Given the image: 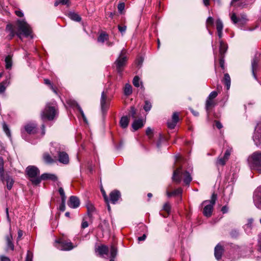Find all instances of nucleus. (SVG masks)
Instances as JSON below:
<instances>
[{"label": "nucleus", "instance_id": "nucleus-17", "mask_svg": "<svg viewBox=\"0 0 261 261\" xmlns=\"http://www.w3.org/2000/svg\"><path fill=\"white\" fill-rule=\"evenodd\" d=\"M12 235L11 232H10V234L9 235H7L6 237V246H7V250H11L12 251H13L14 249V244L12 242Z\"/></svg>", "mask_w": 261, "mask_h": 261}, {"label": "nucleus", "instance_id": "nucleus-37", "mask_svg": "<svg viewBox=\"0 0 261 261\" xmlns=\"http://www.w3.org/2000/svg\"><path fill=\"white\" fill-rule=\"evenodd\" d=\"M108 38V36L105 33L101 34L98 37L97 40L99 42L103 43Z\"/></svg>", "mask_w": 261, "mask_h": 261}, {"label": "nucleus", "instance_id": "nucleus-46", "mask_svg": "<svg viewBox=\"0 0 261 261\" xmlns=\"http://www.w3.org/2000/svg\"><path fill=\"white\" fill-rule=\"evenodd\" d=\"M177 123L173 121H169L167 122L168 127L170 129H173L176 126Z\"/></svg>", "mask_w": 261, "mask_h": 261}, {"label": "nucleus", "instance_id": "nucleus-20", "mask_svg": "<svg viewBox=\"0 0 261 261\" xmlns=\"http://www.w3.org/2000/svg\"><path fill=\"white\" fill-rule=\"evenodd\" d=\"M223 249L221 246L218 244L215 248V256L217 260L221 259Z\"/></svg>", "mask_w": 261, "mask_h": 261}, {"label": "nucleus", "instance_id": "nucleus-36", "mask_svg": "<svg viewBox=\"0 0 261 261\" xmlns=\"http://www.w3.org/2000/svg\"><path fill=\"white\" fill-rule=\"evenodd\" d=\"M133 84L136 87H139L142 85V82L140 81V78L138 76H135L133 80Z\"/></svg>", "mask_w": 261, "mask_h": 261}, {"label": "nucleus", "instance_id": "nucleus-62", "mask_svg": "<svg viewBox=\"0 0 261 261\" xmlns=\"http://www.w3.org/2000/svg\"><path fill=\"white\" fill-rule=\"evenodd\" d=\"M230 155V151L228 149L226 150L225 154L224 155V157L227 160H228L229 156Z\"/></svg>", "mask_w": 261, "mask_h": 261}, {"label": "nucleus", "instance_id": "nucleus-56", "mask_svg": "<svg viewBox=\"0 0 261 261\" xmlns=\"http://www.w3.org/2000/svg\"><path fill=\"white\" fill-rule=\"evenodd\" d=\"M220 65L222 69L224 68V56H220Z\"/></svg>", "mask_w": 261, "mask_h": 261}, {"label": "nucleus", "instance_id": "nucleus-8", "mask_svg": "<svg viewBox=\"0 0 261 261\" xmlns=\"http://www.w3.org/2000/svg\"><path fill=\"white\" fill-rule=\"evenodd\" d=\"M231 21L234 24H237L239 28H242L247 22L248 19L245 14H241L237 16L235 13L229 14Z\"/></svg>", "mask_w": 261, "mask_h": 261}, {"label": "nucleus", "instance_id": "nucleus-59", "mask_svg": "<svg viewBox=\"0 0 261 261\" xmlns=\"http://www.w3.org/2000/svg\"><path fill=\"white\" fill-rule=\"evenodd\" d=\"M101 193L102 194V196L105 200V201L107 202H109V198L106 194V192L105 191V190L102 189H101Z\"/></svg>", "mask_w": 261, "mask_h": 261}, {"label": "nucleus", "instance_id": "nucleus-23", "mask_svg": "<svg viewBox=\"0 0 261 261\" xmlns=\"http://www.w3.org/2000/svg\"><path fill=\"white\" fill-rule=\"evenodd\" d=\"M219 46V53L220 56H224V54L226 52L228 46L227 44L224 43L222 40H220Z\"/></svg>", "mask_w": 261, "mask_h": 261}, {"label": "nucleus", "instance_id": "nucleus-22", "mask_svg": "<svg viewBox=\"0 0 261 261\" xmlns=\"http://www.w3.org/2000/svg\"><path fill=\"white\" fill-rule=\"evenodd\" d=\"M253 222V219H249L248 220L247 223L244 226V230L247 234H249L251 232Z\"/></svg>", "mask_w": 261, "mask_h": 261}, {"label": "nucleus", "instance_id": "nucleus-64", "mask_svg": "<svg viewBox=\"0 0 261 261\" xmlns=\"http://www.w3.org/2000/svg\"><path fill=\"white\" fill-rule=\"evenodd\" d=\"M0 259L1 261H10V259L5 256H1Z\"/></svg>", "mask_w": 261, "mask_h": 261}, {"label": "nucleus", "instance_id": "nucleus-38", "mask_svg": "<svg viewBox=\"0 0 261 261\" xmlns=\"http://www.w3.org/2000/svg\"><path fill=\"white\" fill-rule=\"evenodd\" d=\"M216 28L217 31H223V24L220 19L216 20Z\"/></svg>", "mask_w": 261, "mask_h": 261}, {"label": "nucleus", "instance_id": "nucleus-21", "mask_svg": "<svg viewBox=\"0 0 261 261\" xmlns=\"http://www.w3.org/2000/svg\"><path fill=\"white\" fill-rule=\"evenodd\" d=\"M96 251L100 255L103 256L108 254L109 249L106 245H101L97 248Z\"/></svg>", "mask_w": 261, "mask_h": 261}, {"label": "nucleus", "instance_id": "nucleus-52", "mask_svg": "<svg viewBox=\"0 0 261 261\" xmlns=\"http://www.w3.org/2000/svg\"><path fill=\"white\" fill-rule=\"evenodd\" d=\"M76 107H77V109H78L79 111H80L84 121L86 122L87 120H86V117L84 115V112L82 110V108L78 105H76Z\"/></svg>", "mask_w": 261, "mask_h": 261}, {"label": "nucleus", "instance_id": "nucleus-61", "mask_svg": "<svg viewBox=\"0 0 261 261\" xmlns=\"http://www.w3.org/2000/svg\"><path fill=\"white\" fill-rule=\"evenodd\" d=\"M23 235V232L21 230H19L18 231V237L17 238V242H18L21 238L22 236Z\"/></svg>", "mask_w": 261, "mask_h": 261}, {"label": "nucleus", "instance_id": "nucleus-48", "mask_svg": "<svg viewBox=\"0 0 261 261\" xmlns=\"http://www.w3.org/2000/svg\"><path fill=\"white\" fill-rule=\"evenodd\" d=\"M218 95V93L216 91H213L212 92L207 98L211 99H214L215 98H216Z\"/></svg>", "mask_w": 261, "mask_h": 261}, {"label": "nucleus", "instance_id": "nucleus-14", "mask_svg": "<svg viewBox=\"0 0 261 261\" xmlns=\"http://www.w3.org/2000/svg\"><path fill=\"white\" fill-rule=\"evenodd\" d=\"M56 242L59 244V249L61 250L68 251L73 248V246L71 242H67L62 239L56 240Z\"/></svg>", "mask_w": 261, "mask_h": 261}, {"label": "nucleus", "instance_id": "nucleus-27", "mask_svg": "<svg viewBox=\"0 0 261 261\" xmlns=\"http://www.w3.org/2000/svg\"><path fill=\"white\" fill-rule=\"evenodd\" d=\"M128 118L127 116H123L120 119V124L122 128H124L127 127L128 124Z\"/></svg>", "mask_w": 261, "mask_h": 261}, {"label": "nucleus", "instance_id": "nucleus-1", "mask_svg": "<svg viewBox=\"0 0 261 261\" xmlns=\"http://www.w3.org/2000/svg\"><path fill=\"white\" fill-rule=\"evenodd\" d=\"M6 31L8 33L7 38L9 40H11L15 35L22 39V36L28 37L31 36L32 29L30 25L24 20H18L15 23V26L11 24H8L6 28Z\"/></svg>", "mask_w": 261, "mask_h": 261}, {"label": "nucleus", "instance_id": "nucleus-29", "mask_svg": "<svg viewBox=\"0 0 261 261\" xmlns=\"http://www.w3.org/2000/svg\"><path fill=\"white\" fill-rule=\"evenodd\" d=\"M224 83L226 86L227 90H229L230 87V77L228 73L224 74Z\"/></svg>", "mask_w": 261, "mask_h": 261}, {"label": "nucleus", "instance_id": "nucleus-50", "mask_svg": "<svg viewBox=\"0 0 261 261\" xmlns=\"http://www.w3.org/2000/svg\"><path fill=\"white\" fill-rule=\"evenodd\" d=\"M44 84H45L46 85H49L50 87V88L53 90V91L55 93H57L56 90L54 89L53 86L51 85V83H50V81L49 80H48V79H44Z\"/></svg>", "mask_w": 261, "mask_h": 261}, {"label": "nucleus", "instance_id": "nucleus-11", "mask_svg": "<svg viewBox=\"0 0 261 261\" xmlns=\"http://www.w3.org/2000/svg\"><path fill=\"white\" fill-rule=\"evenodd\" d=\"M253 140L257 146L260 145L261 142V122L257 124L253 135Z\"/></svg>", "mask_w": 261, "mask_h": 261}, {"label": "nucleus", "instance_id": "nucleus-16", "mask_svg": "<svg viewBox=\"0 0 261 261\" xmlns=\"http://www.w3.org/2000/svg\"><path fill=\"white\" fill-rule=\"evenodd\" d=\"M79 199L74 196H72L70 197L68 205L70 207L75 208L80 205Z\"/></svg>", "mask_w": 261, "mask_h": 261}, {"label": "nucleus", "instance_id": "nucleus-41", "mask_svg": "<svg viewBox=\"0 0 261 261\" xmlns=\"http://www.w3.org/2000/svg\"><path fill=\"white\" fill-rule=\"evenodd\" d=\"M152 107V105L150 102H149L148 100H146L145 101V105L144 106V110L146 112H148L150 110L151 108Z\"/></svg>", "mask_w": 261, "mask_h": 261}, {"label": "nucleus", "instance_id": "nucleus-6", "mask_svg": "<svg viewBox=\"0 0 261 261\" xmlns=\"http://www.w3.org/2000/svg\"><path fill=\"white\" fill-rule=\"evenodd\" d=\"M55 148L58 156L59 161L63 164H68L69 159L68 154L64 151L65 146L59 144H55Z\"/></svg>", "mask_w": 261, "mask_h": 261}, {"label": "nucleus", "instance_id": "nucleus-54", "mask_svg": "<svg viewBox=\"0 0 261 261\" xmlns=\"http://www.w3.org/2000/svg\"><path fill=\"white\" fill-rule=\"evenodd\" d=\"M65 201L66 200H62V202L60 205V210L62 212L65 210Z\"/></svg>", "mask_w": 261, "mask_h": 261}, {"label": "nucleus", "instance_id": "nucleus-10", "mask_svg": "<svg viewBox=\"0 0 261 261\" xmlns=\"http://www.w3.org/2000/svg\"><path fill=\"white\" fill-rule=\"evenodd\" d=\"M47 179L51 180L54 181H57V184L58 187H59L61 185V182L58 181L57 176L55 174L51 173H43L40 176V178H37L33 181L35 182V185H37L40 183L41 180Z\"/></svg>", "mask_w": 261, "mask_h": 261}, {"label": "nucleus", "instance_id": "nucleus-24", "mask_svg": "<svg viewBox=\"0 0 261 261\" xmlns=\"http://www.w3.org/2000/svg\"><path fill=\"white\" fill-rule=\"evenodd\" d=\"M10 84V80L8 79L0 83V93L5 92L6 88Z\"/></svg>", "mask_w": 261, "mask_h": 261}, {"label": "nucleus", "instance_id": "nucleus-18", "mask_svg": "<svg viewBox=\"0 0 261 261\" xmlns=\"http://www.w3.org/2000/svg\"><path fill=\"white\" fill-rule=\"evenodd\" d=\"M258 60L256 57H255L251 61L252 73L254 78L257 80V76L255 74V71L258 68Z\"/></svg>", "mask_w": 261, "mask_h": 261}, {"label": "nucleus", "instance_id": "nucleus-35", "mask_svg": "<svg viewBox=\"0 0 261 261\" xmlns=\"http://www.w3.org/2000/svg\"><path fill=\"white\" fill-rule=\"evenodd\" d=\"M215 105V102L213 99L207 98L205 104V108L207 111L213 106Z\"/></svg>", "mask_w": 261, "mask_h": 261}, {"label": "nucleus", "instance_id": "nucleus-2", "mask_svg": "<svg viewBox=\"0 0 261 261\" xmlns=\"http://www.w3.org/2000/svg\"><path fill=\"white\" fill-rule=\"evenodd\" d=\"M250 168L261 173V151H256L252 153L248 159Z\"/></svg>", "mask_w": 261, "mask_h": 261}, {"label": "nucleus", "instance_id": "nucleus-39", "mask_svg": "<svg viewBox=\"0 0 261 261\" xmlns=\"http://www.w3.org/2000/svg\"><path fill=\"white\" fill-rule=\"evenodd\" d=\"M117 248L115 246H112L110 250L111 257L112 258L111 259H113L114 257H115V256L117 255Z\"/></svg>", "mask_w": 261, "mask_h": 261}, {"label": "nucleus", "instance_id": "nucleus-45", "mask_svg": "<svg viewBox=\"0 0 261 261\" xmlns=\"http://www.w3.org/2000/svg\"><path fill=\"white\" fill-rule=\"evenodd\" d=\"M33 257V253L30 251H28L27 255L25 258V261H32Z\"/></svg>", "mask_w": 261, "mask_h": 261}, {"label": "nucleus", "instance_id": "nucleus-58", "mask_svg": "<svg viewBox=\"0 0 261 261\" xmlns=\"http://www.w3.org/2000/svg\"><path fill=\"white\" fill-rule=\"evenodd\" d=\"M118 30L122 34H123V33H125V32L126 30V27L125 25H124V26L118 25Z\"/></svg>", "mask_w": 261, "mask_h": 261}, {"label": "nucleus", "instance_id": "nucleus-9", "mask_svg": "<svg viewBox=\"0 0 261 261\" xmlns=\"http://www.w3.org/2000/svg\"><path fill=\"white\" fill-rule=\"evenodd\" d=\"M26 172L30 178V180L35 185V182L33 181L37 178H40V176L38 175L40 174V171L39 169L34 166H29L26 168Z\"/></svg>", "mask_w": 261, "mask_h": 261}, {"label": "nucleus", "instance_id": "nucleus-3", "mask_svg": "<svg viewBox=\"0 0 261 261\" xmlns=\"http://www.w3.org/2000/svg\"><path fill=\"white\" fill-rule=\"evenodd\" d=\"M181 176H183L184 182L186 185H189L192 181V178L190 173L186 171L182 172L180 167L178 168L173 171V181L179 183L181 180Z\"/></svg>", "mask_w": 261, "mask_h": 261}, {"label": "nucleus", "instance_id": "nucleus-32", "mask_svg": "<svg viewBox=\"0 0 261 261\" xmlns=\"http://www.w3.org/2000/svg\"><path fill=\"white\" fill-rule=\"evenodd\" d=\"M87 208L88 215L89 216V217H91L92 213L95 211V207L94 205L91 203H88L87 204Z\"/></svg>", "mask_w": 261, "mask_h": 261}, {"label": "nucleus", "instance_id": "nucleus-13", "mask_svg": "<svg viewBox=\"0 0 261 261\" xmlns=\"http://www.w3.org/2000/svg\"><path fill=\"white\" fill-rule=\"evenodd\" d=\"M253 199L255 206L261 210V187H258L255 190Z\"/></svg>", "mask_w": 261, "mask_h": 261}, {"label": "nucleus", "instance_id": "nucleus-30", "mask_svg": "<svg viewBox=\"0 0 261 261\" xmlns=\"http://www.w3.org/2000/svg\"><path fill=\"white\" fill-rule=\"evenodd\" d=\"M132 93V87L129 84H126L124 88V94L128 96Z\"/></svg>", "mask_w": 261, "mask_h": 261}, {"label": "nucleus", "instance_id": "nucleus-40", "mask_svg": "<svg viewBox=\"0 0 261 261\" xmlns=\"http://www.w3.org/2000/svg\"><path fill=\"white\" fill-rule=\"evenodd\" d=\"M69 0H56L54 5L55 6L57 7L60 4L62 5H67L69 6L68 4Z\"/></svg>", "mask_w": 261, "mask_h": 261}, {"label": "nucleus", "instance_id": "nucleus-34", "mask_svg": "<svg viewBox=\"0 0 261 261\" xmlns=\"http://www.w3.org/2000/svg\"><path fill=\"white\" fill-rule=\"evenodd\" d=\"M6 63V69H10L12 67V59L10 56H8L6 57L5 60Z\"/></svg>", "mask_w": 261, "mask_h": 261}, {"label": "nucleus", "instance_id": "nucleus-33", "mask_svg": "<svg viewBox=\"0 0 261 261\" xmlns=\"http://www.w3.org/2000/svg\"><path fill=\"white\" fill-rule=\"evenodd\" d=\"M6 181L7 182V189L9 190H11L14 184L13 179L11 177L8 176L6 179Z\"/></svg>", "mask_w": 261, "mask_h": 261}, {"label": "nucleus", "instance_id": "nucleus-31", "mask_svg": "<svg viewBox=\"0 0 261 261\" xmlns=\"http://www.w3.org/2000/svg\"><path fill=\"white\" fill-rule=\"evenodd\" d=\"M228 160L225 159V158L221 157V158H218V159L216 161V165L217 167L219 166H223L226 164V162Z\"/></svg>", "mask_w": 261, "mask_h": 261}, {"label": "nucleus", "instance_id": "nucleus-44", "mask_svg": "<svg viewBox=\"0 0 261 261\" xmlns=\"http://www.w3.org/2000/svg\"><path fill=\"white\" fill-rule=\"evenodd\" d=\"M129 115L133 118H136V110L135 109V107H130V110L129 111Z\"/></svg>", "mask_w": 261, "mask_h": 261}, {"label": "nucleus", "instance_id": "nucleus-49", "mask_svg": "<svg viewBox=\"0 0 261 261\" xmlns=\"http://www.w3.org/2000/svg\"><path fill=\"white\" fill-rule=\"evenodd\" d=\"M172 121L177 123L179 120L178 114L177 112H175L172 115Z\"/></svg>", "mask_w": 261, "mask_h": 261}, {"label": "nucleus", "instance_id": "nucleus-15", "mask_svg": "<svg viewBox=\"0 0 261 261\" xmlns=\"http://www.w3.org/2000/svg\"><path fill=\"white\" fill-rule=\"evenodd\" d=\"M121 194L119 191L114 190L110 194V200L111 202L115 204L116 202L120 198Z\"/></svg>", "mask_w": 261, "mask_h": 261}, {"label": "nucleus", "instance_id": "nucleus-42", "mask_svg": "<svg viewBox=\"0 0 261 261\" xmlns=\"http://www.w3.org/2000/svg\"><path fill=\"white\" fill-rule=\"evenodd\" d=\"M43 159L46 163H50L53 162V159L48 153L43 154Z\"/></svg>", "mask_w": 261, "mask_h": 261}, {"label": "nucleus", "instance_id": "nucleus-43", "mask_svg": "<svg viewBox=\"0 0 261 261\" xmlns=\"http://www.w3.org/2000/svg\"><path fill=\"white\" fill-rule=\"evenodd\" d=\"M59 193L61 196V200H66V196L65 195L64 189L62 187L59 188Z\"/></svg>", "mask_w": 261, "mask_h": 261}, {"label": "nucleus", "instance_id": "nucleus-25", "mask_svg": "<svg viewBox=\"0 0 261 261\" xmlns=\"http://www.w3.org/2000/svg\"><path fill=\"white\" fill-rule=\"evenodd\" d=\"M143 126V121L141 119L135 120L132 124V127L135 130L141 128Z\"/></svg>", "mask_w": 261, "mask_h": 261}, {"label": "nucleus", "instance_id": "nucleus-7", "mask_svg": "<svg viewBox=\"0 0 261 261\" xmlns=\"http://www.w3.org/2000/svg\"><path fill=\"white\" fill-rule=\"evenodd\" d=\"M127 60V57L126 55V51L123 49L114 63L118 73H121L122 72L123 67L126 64Z\"/></svg>", "mask_w": 261, "mask_h": 261}, {"label": "nucleus", "instance_id": "nucleus-19", "mask_svg": "<svg viewBox=\"0 0 261 261\" xmlns=\"http://www.w3.org/2000/svg\"><path fill=\"white\" fill-rule=\"evenodd\" d=\"M24 128L29 134H34L36 132V125L34 123H28L25 125Z\"/></svg>", "mask_w": 261, "mask_h": 261}, {"label": "nucleus", "instance_id": "nucleus-53", "mask_svg": "<svg viewBox=\"0 0 261 261\" xmlns=\"http://www.w3.org/2000/svg\"><path fill=\"white\" fill-rule=\"evenodd\" d=\"M124 7H125V4L124 3H121L119 4L118 5V11L120 13H122V12L123 11V10L124 9Z\"/></svg>", "mask_w": 261, "mask_h": 261}, {"label": "nucleus", "instance_id": "nucleus-51", "mask_svg": "<svg viewBox=\"0 0 261 261\" xmlns=\"http://www.w3.org/2000/svg\"><path fill=\"white\" fill-rule=\"evenodd\" d=\"M3 129L5 133L7 134V135L9 137L10 136V131L8 127V126L6 124L3 125Z\"/></svg>", "mask_w": 261, "mask_h": 261}, {"label": "nucleus", "instance_id": "nucleus-55", "mask_svg": "<svg viewBox=\"0 0 261 261\" xmlns=\"http://www.w3.org/2000/svg\"><path fill=\"white\" fill-rule=\"evenodd\" d=\"M153 133L152 129L150 127H148L146 130V134L149 137V138H151Z\"/></svg>", "mask_w": 261, "mask_h": 261}, {"label": "nucleus", "instance_id": "nucleus-4", "mask_svg": "<svg viewBox=\"0 0 261 261\" xmlns=\"http://www.w3.org/2000/svg\"><path fill=\"white\" fill-rule=\"evenodd\" d=\"M57 110L55 106H50L49 103L47 104L44 110L41 113V119L44 121L45 120H52L57 115Z\"/></svg>", "mask_w": 261, "mask_h": 261}, {"label": "nucleus", "instance_id": "nucleus-57", "mask_svg": "<svg viewBox=\"0 0 261 261\" xmlns=\"http://www.w3.org/2000/svg\"><path fill=\"white\" fill-rule=\"evenodd\" d=\"M173 192L174 196L180 195L182 193V189L181 188H178Z\"/></svg>", "mask_w": 261, "mask_h": 261}, {"label": "nucleus", "instance_id": "nucleus-63", "mask_svg": "<svg viewBox=\"0 0 261 261\" xmlns=\"http://www.w3.org/2000/svg\"><path fill=\"white\" fill-rule=\"evenodd\" d=\"M15 13L16 15L18 17H22L23 16V12L20 10H16L15 11Z\"/></svg>", "mask_w": 261, "mask_h": 261}, {"label": "nucleus", "instance_id": "nucleus-47", "mask_svg": "<svg viewBox=\"0 0 261 261\" xmlns=\"http://www.w3.org/2000/svg\"><path fill=\"white\" fill-rule=\"evenodd\" d=\"M171 207L170 204L168 203H166L163 206V210L167 213L168 214H169L170 212Z\"/></svg>", "mask_w": 261, "mask_h": 261}, {"label": "nucleus", "instance_id": "nucleus-26", "mask_svg": "<svg viewBox=\"0 0 261 261\" xmlns=\"http://www.w3.org/2000/svg\"><path fill=\"white\" fill-rule=\"evenodd\" d=\"M68 16L72 20L79 22L81 20V17L79 14L73 12H70L68 13Z\"/></svg>", "mask_w": 261, "mask_h": 261}, {"label": "nucleus", "instance_id": "nucleus-28", "mask_svg": "<svg viewBox=\"0 0 261 261\" xmlns=\"http://www.w3.org/2000/svg\"><path fill=\"white\" fill-rule=\"evenodd\" d=\"M0 176L2 180H4V162L3 158H0Z\"/></svg>", "mask_w": 261, "mask_h": 261}, {"label": "nucleus", "instance_id": "nucleus-5", "mask_svg": "<svg viewBox=\"0 0 261 261\" xmlns=\"http://www.w3.org/2000/svg\"><path fill=\"white\" fill-rule=\"evenodd\" d=\"M216 200L217 195L213 193L212 195L211 200H205L203 202L202 204L204 205L203 213L205 216L209 217L212 215L213 207L215 204Z\"/></svg>", "mask_w": 261, "mask_h": 261}, {"label": "nucleus", "instance_id": "nucleus-12", "mask_svg": "<svg viewBox=\"0 0 261 261\" xmlns=\"http://www.w3.org/2000/svg\"><path fill=\"white\" fill-rule=\"evenodd\" d=\"M110 105V99L108 98L105 91L101 93L100 98V106L102 112L103 113L107 112Z\"/></svg>", "mask_w": 261, "mask_h": 261}, {"label": "nucleus", "instance_id": "nucleus-60", "mask_svg": "<svg viewBox=\"0 0 261 261\" xmlns=\"http://www.w3.org/2000/svg\"><path fill=\"white\" fill-rule=\"evenodd\" d=\"M206 23L207 24L213 25L214 23V19L211 16L208 17L206 20Z\"/></svg>", "mask_w": 261, "mask_h": 261}]
</instances>
